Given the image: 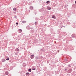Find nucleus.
<instances>
[{
  "mask_svg": "<svg viewBox=\"0 0 76 76\" xmlns=\"http://www.w3.org/2000/svg\"><path fill=\"white\" fill-rule=\"evenodd\" d=\"M18 32H19V33H22V30L21 29H19L18 30Z\"/></svg>",
  "mask_w": 76,
  "mask_h": 76,
  "instance_id": "f03ea898",
  "label": "nucleus"
},
{
  "mask_svg": "<svg viewBox=\"0 0 76 76\" xmlns=\"http://www.w3.org/2000/svg\"><path fill=\"white\" fill-rule=\"evenodd\" d=\"M15 51H19V49L18 48L15 49Z\"/></svg>",
  "mask_w": 76,
  "mask_h": 76,
  "instance_id": "423d86ee",
  "label": "nucleus"
},
{
  "mask_svg": "<svg viewBox=\"0 0 76 76\" xmlns=\"http://www.w3.org/2000/svg\"><path fill=\"white\" fill-rule=\"evenodd\" d=\"M28 71H29L30 72H31V69H28Z\"/></svg>",
  "mask_w": 76,
  "mask_h": 76,
  "instance_id": "dca6fc26",
  "label": "nucleus"
},
{
  "mask_svg": "<svg viewBox=\"0 0 76 76\" xmlns=\"http://www.w3.org/2000/svg\"><path fill=\"white\" fill-rule=\"evenodd\" d=\"M24 64H25L24 63V64H23V66H24Z\"/></svg>",
  "mask_w": 76,
  "mask_h": 76,
  "instance_id": "b1692460",
  "label": "nucleus"
},
{
  "mask_svg": "<svg viewBox=\"0 0 76 76\" xmlns=\"http://www.w3.org/2000/svg\"><path fill=\"white\" fill-rule=\"evenodd\" d=\"M72 38H75V34H73L72 35Z\"/></svg>",
  "mask_w": 76,
  "mask_h": 76,
  "instance_id": "6e6552de",
  "label": "nucleus"
},
{
  "mask_svg": "<svg viewBox=\"0 0 76 76\" xmlns=\"http://www.w3.org/2000/svg\"><path fill=\"white\" fill-rule=\"evenodd\" d=\"M14 18H17V17L16 15H15L14 16Z\"/></svg>",
  "mask_w": 76,
  "mask_h": 76,
  "instance_id": "f3484780",
  "label": "nucleus"
},
{
  "mask_svg": "<svg viewBox=\"0 0 76 76\" xmlns=\"http://www.w3.org/2000/svg\"><path fill=\"white\" fill-rule=\"evenodd\" d=\"M64 27H65V26H64Z\"/></svg>",
  "mask_w": 76,
  "mask_h": 76,
  "instance_id": "bb28decb",
  "label": "nucleus"
},
{
  "mask_svg": "<svg viewBox=\"0 0 76 76\" xmlns=\"http://www.w3.org/2000/svg\"><path fill=\"white\" fill-rule=\"evenodd\" d=\"M16 8H14L13 9V10L14 11H16Z\"/></svg>",
  "mask_w": 76,
  "mask_h": 76,
  "instance_id": "4468645a",
  "label": "nucleus"
},
{
  "mask_svg": "<svg viewBox=\"0 0 76 76\" xmlns=\"http://www.w3.org/2000/svg\"><path fill=\"white\" fill-rule=\"evenodd\" d=\"M5 74L6 75H8L9 74V72H8L7 71H6L5 72Z\"/></svg>",
  "mask_w": 76,
  "mask_h": 76,
  "instance_id": "39448f33",
  "label": "nucleus"
},
{
  "mask_svg": "<svg viewBox=\"0 0 76 76\" xmlns=\"http://www.w3.org/2000/svg\"><path fill=\"white\" fill-rule=\"evenodd\" d=\"M75 4H76V1H75Z\"/></svg>",
  "mask_w": 76,
  "mask_h": 76,
  "instance_id": "393cba45",
  "label": "nucleus"
},
{
  "mask_svg": "<svg viewBox=\"0 0 76 76\" xmlns=\"http://www.w3.org/2000/svg\"><path fill=\"white\" fill-rule=\"evenodd\" d=\"M29 9L30 10H32L33 9H34V7H33L32 6H30Z\"/></svg>",
  "mask_w": 76,
  "mask_h": 76,
  "instance_id": "20e7f679",
  "label": "nucleus"
},
{
  "mask_svg": "<svg viewBox=\"0 0 76 76\" xmlns=\"http://www.w3.org/2000/svg\"><path fill=\"white\" fill-rule=\"evenodd\" d=\"M6 60H9V58H8L6 59Z\"/></svg>",
  "mask_w": 76,
  "mask_h": 76,
  "instance_id": "6ab92c4d",
  "label": "nucleus"
},
{
  "mask_svg": "<svg viewBox=\"0 0 76 76\" xmlns=\"http://www.w3.org/2000/svg\"><path fill=\"white\" fill-rule=\"evenodd\" d=\"M25 64H24V65Z\"/></svg>",
  "mask_w": 76,
  "mask_h": 76,
  "instance_id": "cd10ccee",
  "label": "nucleus"
},
{
  "mask_svg": "<svg viewBox=\"0 0 76 76\" xmlns=\"http://www.w3.org/2000/svg\"><path fill=\"white\" fill-rule=\"evenodd\" d=\"M46 3H47V4H49V3H50V1H47L46 2Z\"/></svg>",
  "mask_w": 76,
  "mask_h": 76,
  "instance_id": "ddd939ff",
  "label": "nucleus"
},
{
  "mask_svg": "<svg viewBox=\"0 0 76 76\" xmlns=\"http://www.w3.org/2000/svg\"><path fill=\"white\" fill-rule=\"evenodd\" d=\"M34 57H35V56H34V55H31L30 58H31V59H33V58H34Z\"/></svg>",
  "mask_w": 76,
  "mask_h": 76,
  "instance_id": "f257e3e1",
  "label": "nucleus"
},
{
  "mask_svg": "<svg viewBox=\"0 0 76 76\" xmlns=\"http://www.w3.org/2000/svg\"><path fill=\"white\" fill-rule=\"evenodd\" d=\"M35 58L36 60H38V59H39V57L38 56H36Z\"/></svg>",
  "mask_w": 76,
  "mask_h": 76,
  "instance_id": "1a4fd4ad",
  "label": "nucleus"
},
{
  "mask_svg": "<svg viewBox=\"0 0 76 76\" xmlns=\"http://www.w3.org/2000/svg\"><path fill=\"white\" fill-rule=\"evenodd\" d=\"M16 25H18V24H19V23H18L17 22L16 23Z\"/></svg>",
  "mask_w": 76,
  "mask_h": 76,
  "instance_id": "412c9836",
  "label": "nucleus"
},
{
  "mask_svg": "<svg viewBox=\"0 0 76 76\" xmlns=\"http://www.w3.org/2000/svg\"><path fill=\"white\" fill-rule=\"evenodd\" d=\"M35 68H34L32 69V70H35Z\"/></svg>",
  "mask_w": 76,
  "mask_h": 76,
  "instance_id": "aec40b11",
  "label": "nucleus"
},
{
  "mask_svg": "<svg viewBox=\"0 0 76 76\" xmlns=\"http://www.w3.org/2000/svg\"><path fill=\"white\" fill-rule=\"evenodd\" d=\"M52 18L53 19H56V16H55V15H52Z\"/></svg>",
  "mask_w": 76,
  "mask_h": 76,
  "instance_id": "0eeeda50",
  "label": "nucleus"
},
{
  "mask_svg": "<svg viewBox=\"0 0 76 76\" xmlns=\"http://www.w3.org/2000/svg\"><path fill=\"white\" fill-rule=\"evenodd\" d=\"M34 24H35L36 26H37L38 25V23H37V22H35L34 23Z\"/></svg>",
  "mask_w": 76,
  "mask_h": 76,
  "instance_id": "2eb2a0df",
  "label": "nucleus"
},
{
  "mask_svg": "<svg viewBox=\"0 0 76 76\" xmlns=\"http://www.w3.org/2000/svg\"><path fill=\"white\" fill-rule=\"evenodd\" d=\"M22 23H26V21H22Z\"/></svg>",
  "mask_w": 76,
  "mask_h": 76,
  "instance_id": "9b49d317",
  "label": "nucleus"
},
{
  "mask_svg": "<svg viewBox=\"0 0 76 76\" xmlns=\"http://www.w3.org/2000/svg\"><path fill=\"white\" fill-rule=\"evenodd\" d=\"M26 66V65H25V66Z\"/></svg>",
  "mask_w": 76,
  "mask_h": 76,
  "instance_id": "a878e982",
  "label": "nucleus"
},
{
  "mask_svg": "<svg viewBox=\"0 0 76 76\" xmlns=\"http://www.w3.org/2000/svg\"><path fill=\"white\" fill-rule=\"evenodd\" d=\"M68 66L69 67H71V66H70V64H69L68 65Z\"/></svg>",
  "mask_w": 76,
  "mask_h": 76,
  "instance_id": "a211bd4d",
  "label": "nucleus"
},
{
  "mask_svg": "<svg viewBox=\"0 0 76 76\" xmlns=\"http://www.w3.org/2000/svg\"><path fill=\"white\" fill-rule=\"evenodd\" d=\"M11 76V74H9L8 75V76Z\"/></svg>",
  "mask_w": 76,
  "mask_h": 76,
  "instance_id": "4be33fe9",
  "label": "nucleus"
},
{
  "mask_svg": "<svg viewBox=\"0 0 76 76\" xmlns=\"http://www.w3.org/2000/svg\"><path fill=\"white\" fill-rule=\"evenodd\" d=\"M47 9L48 10H51V8L50 7H48Z\"/></svg>",
  "mask_w": 76,
  "mask_h": 76,
  "instance_id": "9d476101",
  "label": "nucleus"
},
{
  "mask_svg": "<svg viewBox=\"0 0 76 76\" xmlns=\"http://www.w3.org/2000/svg\"><path fill=\"white\" fill-rule=\"evenodd\" d=\"M65 71H67V69H65Z\"/></svg>",
  "mask_w": 76,
  "mask_h": 76,
  "instance_id": "5701e85b",
  "label": "nucleus"
},
{
  "mask_svg": "<svg viewBox=\"0 0 76 76\" xmlns=\"http://www.w3.org/2000/svg\"><path fill=\"white\" fill-rule=\"evenodd\" d=\"M26 76H27V75H29V72H27L26 73Z\"/></svg>",
  "mask_w": 76,
  "mask_h": 76,
  "instance_id": "f8f14e48",
  "label": "nucleus"
},
{
  "mask_svg": "<svg viewBox=\"0 0 76 76\" xmlns=\"http://www.w3.org/2000/svg\"><path fill=\"white\" fill-rule=\"evenodd\" d=\"M1 61L2 62H4V61H6V59L4 58H3L1 59Z\"/></svg>",
  "mask_w": 76,
  "mask_h": 76,
  "instance_id": "7ed1b4c3",
  "label": "nucleus"
}]
</instances>
